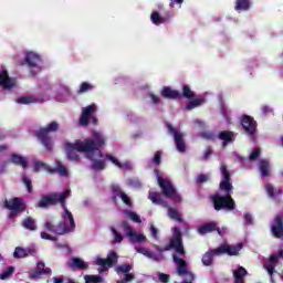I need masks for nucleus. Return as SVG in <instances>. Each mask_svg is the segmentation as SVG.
<instances>
[{"mask_svg":"<svg viewBox=\"0 0 283 283\" xmlns=\"http://www.w3.org/2000/svg\"><path fill=\"white\" fill-rule=\"evenodd\" d=\"M148 198L154 205H161V207H167V201L163 200V198H160V193L158 192H149Z\"/></svg>","mask_w":283,"mask_h":283,"instance_id":"35","label":"nucleus"},{"mask_svg":"<svg viewBox=\"0 0 283 283\" xmlns=\"http://www.w3.org/2000/svg\"><path fill=\"white\" fill-rule=\"evenodd\" d=\"M220 171L223 179L219 185L220 191H233V184H231V172H229L227 165H221Z\"/></svg>","mask_w":283,"mask_h":283,"instance_id":"11","label":"nucleus"},{"mask_svg":"<svg viewBox=\"0 0 283 283\" xmlns=\"http://www.w3.org/2000/svg\"><path fill=\"white\" fill-rule=\"evenodd\" d=\"M251 9V0H235L234 10L237 12H247Z\"/></svg>","mask_w":283,"mask_h":283,"instance_id":"29","label":"nucleus"},{"mask_svg":"<svg viewBox=\"0 0 283 283\" xmlns=\"http://www.w3.org/2000/svg\"><path fill=\"white\" fill-rule=\"evenodd\" d=\"M202 103H205V101L193 99L186 105V109H188V111L196 109V107H200V105H202Z\"/></svg>","mask_w":283,"mask_h":283,"instance_id":"44","label":"nucleus"},{"mask_svg":"<svg viewBox=\"0 0 283 283\" xmlns=\"http://www.w3.org/2000/svg\"><path fill=\"white\" fill-rule=\"evenodd\" d=\"M52 270L50 268H45V263L38 262L34 272L31 273V280H39L41 275H50Z\"/></svg>","mask_w":283,"mask_h":283,"instance_id":"19","label":"nucleus"},{"mask_svg":"<svg viewBox=\"0 0 283 283\" xmlns=\"http://www.w3.org/2000/svg\"><path fill=\"white\" fill-rule=\"evenodd\" d=\"M93 138H86L84 140L77 139L75 143L67 142L65 144V151L69 160L78 161L81 160V157L76 151L80 154H86V158H92V154L98 153V158H106V160H109L118 167V169H125V167H129V164H122L118 161V159L111 154H103L101 151V148L105 147L106 140L103 133L94 130L92 134Z\"/></svg>","mask_w":283,"mask_h":283,"instance_id":"1","label":"nucleus"},{"mask_svg":"<svg viewBox=\"0 0 283 283\" xmlns=\"http://www.w3.org/2000/svg\"><path fill=\"white\" fill-rule=\"evenodd\" d=\"M96 112V104H91L83 108L82 115L80 117V125L82 127H87L90 125V118H92V114Z\"/></svg>","mask_w":283,"mask_h":283,"instance_id":"16","label":"nucleus"},{"mask_svg":"<svg viewBox=\"0 0 283 283\" xmlns=\"http://www.w3.org/2000/svg\"><path fill=\"white\" fill-rule=\"evenodd\" d=\"M260 154H261L260 148H254L253 151L250 154L249 159L252 161L256 160L258 158H260Z\"/></svg>","mask_w":283,"mask_h":283,"instance_id":"54","label":"nucleus"},{"mask_svg":"<svg viewBox=\"0 0 283 283\" xmlns=\"http://www.w3.org/2000/svg\"><path fill=\"white\" fill-rule=\"evenodd\" d=\"M247 269L239 266L233 271L234 283H244V276L247 275Z\"/></svg>","mask_w":283,"mask_h":283,"instance_id":"31","label":"nucleus"},{"mask_svg":"<svg viewBox=\"0 0 283 283\" xmlns=\"http://www.w3.org/2000/svg\"><path fill=\"white\" fill-rule=\"evenodd\" d=\"M240 123L242 129L248 136H255V132H258V122H255L253 117L249 115H242Z\"/></svg>","mask_w":283,"mask_h":283,"instance_id":"10","label":"nucleus"},{"mask_svg":"<svg viewBox=\"0 0 283 283\" xmlns=\"http://www.w3.org/2000/svg\"><path fill=\"white\" fill-rule=\"evenodd\" d=\"M218 138L223 142V147H227L229 143H233V140H235V133L232 130H223L219 133Z\"/></svg>","mask_w":283,"mask_h":283,"instance_id":"24","label":"nucleus"},{"mask_svg":"<svg viewBox=\"0 0 283 283\" xmlns=\"http://www.w3.org/2000/svg\"><path fill=\"white\" fill-rule=\"evenodd\" d=\"M226 196L214 195L211 200L216 211H222L227 209L228 211H233L235 209V200L231 197V191H223Z\"/></svg>","mask_w":283,"mask_h":283,"instance_id":"4","label":"nucleus"},{"mask_svg":"<svg viewBox=\"0 0 283 283\" xmlns=\"http://www.w3.org/2000/svg\"><path fill=\"white\" fill-rule=\"evenodd\" d=\"M134 280H135L134 274L127 272L126 274H124V279L119 283L134 282Z\"/></svg>","mask_w":283,"mask_h":283,"instance_id":"56","label":"nucleus"},{"mask_svg":"<svg viewBox=\"0 0 283 283\" xmlns=\"http://www.w3.org/2000/svg\"><path fill=\"white\" fill-rule=\"evenodd\" d=\"M122 202H124V205H126V207H132V199L129 198V196H127V193H120L119 196Z\"/></svg>","mask_w":283,"mask_h":283,"instance_id":"53","label":"nucleus"},{"mask_svg":"<svg viewBox=\"0 0 283 283\" xmlns=\"http://www.w3.org/2000/svg\"><path fill=\"white\" fill-rule=\"evenodd\" d=\"M22 227L28 231H36V221L32 217H27L22 222Z\"/></svg>","mask_w":283,"mask_h":283,"instance_id":"34","label":"nucleus"},{"mask_svg":"<svg viewBox=\"0 0 283 283\" xmlns=\"http://www.w3.org/2000/svg\"><path fill=\"white\" fill-rule=\"evenodd\" d=\"M118 263V254L116 251L108 252L106 259L97 258L95 261V264L97 266H101L98 269V273H105V271H108V269H112L115 264Z\"/></svg>","mask_w":283,"mask_h":283,"instance_id":"6","label":"nucleus"},{"mask_svg":"<svg viewBox=\"0 0 283 283\" xmlns=\"http://www.w3.org/2000/svg\"><path fill=\"white\" fill-rule=\"evenodd\" d=\"M135 251H137L142 255H145V258H149V260H154L155 262H160V260H163V254L156 255V254H154V252L148 251L147 249H145L143 247H136Z\"/></svg>","mask_w":283,"mask_h":283,"instance_id":"27","label":"nucleus"},{"mask_svg":"<svg viewBox=\"0 0 283 283\" xmlns=\"http://www.w3.org/2000/svg\"><path fill=\"white\" fill-rule=\"evenodd\" d=\"M168 198H172L175 202H182V197H180V195L176 190H175V195Z\"/></svg>","mask_w":283,"mask_h":283,"instance_id":"63","label":"nucleus"},{"mask_svg":"<svg viewBox=\"0 0 283 283\" xmlns=\"http://www.w3.org/2000/svg\"><path fill=\"white\" fill-rule=\"evenodd\" d=\"M22 181L27 187L28 193H32V179L28 176H22Z\"/></svg>","mask_w":283,"mask_h":283,"instance_id":"51","label":"nucleus"},{"mask_svg":"<svg viewBox=\"0 0 283 283\" xmlns=\"http://www.w3.org/2000/svg\"><path fill=\"white\" fill-rule=\"evenodd\" d=\"M200 136L201 138H205V140H212V142L216 140V133L213 132H209V130L202 132Z\"/></svg>","mask_w":283,"mask_h":283,"instance_id":"50","label":"nucleus"},{"mask_svg":"<svg viewBox=\"0 0 283 283\" xmlns=\"http://www.w3.org/2000/svg\"><path fill=\"white\" fill-rule=\"evenodd\" d=\"M53 170H55L54 174H59L62 177H66L69 174L67 168L61 161H56V168H53Z\"/></svg>","mask_w":283,"mask_h":283,"instance_id":"40","label":"nucleus"},{"mask_svg":"<svg viewBox=\"0 0 283 283\" xmlns=\"http://www.w3.org/2000/svg\"><path fill=\"white\" fill-rule=\"evenodd\" d=\"M244 224H253V217L249 212L244 213Z\"/></svg>","mask_w":283,"mask_h":283,"instance_id":"59","label":"nucleus"},{"mask_svg":"<svg viewBox=\"0 0 283 283\" xmlns=\"http://www.w3.org/2000/svg\"><path fill=\"white\" fill-rule=\"evenodd\" d=\"M220 171L223 179L219 185L220 191H233V184H231V172H229L227 165H221Z\"/></svg>","mask_w":283,"mask_h":283,"instance_id":"12","label":"nucleus"},{"mask_svg":"<svg viewBox=\"0 0 283 283\" xmlns=\"http://www.w3.org/2000/svg\"><path fill=\"white\" fill-rule=\"evenodd\" d=\"M154 247H155L156 251H158V253H165V251H171V248H168V245L163 248L160 245L155 244Z\"/></svg>","mask_w":283,"mask_h":283,"instance_id":"61","label":"nucleus"},{"mask_svg":"<svg viewBox=\"0 0 283 283\" xmlns=\"http://www.w3.org/2000/svg\"><path fill=\"white\" fill-rule=\"evenodd\" d=\"M90 90H94V86L87 82H83L80 85V90L77 91V94H85V92H90Z\"/></svg>","mask_w":283,"mask_h":283,"instance_id":"46","label":"nucleus"},{"mask_svg":"<svg viewBox=\"0 0 283 283\" xmlns=\"http://www.w3.org/2000/svg\"><path fill=\"white\" fill-rule=\"evenodd\" d=\"M270 232L272 238L283 240V216L276 214L271 222Z\"/></svg>","mask_w":283,"mask_h":283,"instance_id":"9","label":"nucleus"},{"mask_svg":"<svg viewBox=\"0 0 283 283\" xmlns=\"http://www.w3.org/2000/svg\"><path fill=\"white\" fill-rule=\"evenodd\" d=\"M116 271H117V273H124V274L129 273V271H132V265L128 263L118 265L116 268Z\"/></svg>","mask_w":283,"mask_h":283,"instance_id":"48","label":"nucleus"},{"mask_svg":"<svg viewBox=\"0 0 283 283\" xmlns=\"http://www.w3.org/2000/svg\"><path fill=\"white\" fill-rule=\"evenodd\" d=\"M56 132H59L57 122H51L45 127H41L35 132V137L48 151H52V136L50 134H54Z\"/></svg>","mask_w":283,"mask_h":283,"instance_id":"3","label":"nucleus"},{"mask_svg":"<svg viewBox=\"0 0 283 283\" xmlns=\"http://www.w3.org/2000/svg\"><path fill=\"white\" fill-rule=\"evenodd\" d=\"M161 96L164 98H168L169 101H176L178 98H182V94L176 90H172L171 87L169 86H165L163 90H161Z\"/></svg>","mask_w":283,"mask_h":283,"instance_id":"22","label":"nucleus"},{"mask_svg":"<svg viewBox=\"0 0 283 283\" xmlns=\"http://www.w3.org/2000/svg\"><path fill=\"white\" fill-rule=\"evenodd\" d=\"M94 154L95 153H91V158H88V160L92 161L91 169H93V171H103L107 165L105 164V160L95 159Z\"/></svg>","mask_w":283,"mask_h":283,"instance_id":"26","label":"nucleus"},{"mask_svg":"<svg viewBox=\"0 0 283 283\" xmlns=\"http://www.w3.org/2000/svg\"><path fill=\"white\" fill-rule=\"evenodd\" d=\"M265 191L270 198H275V196L282 195V189H275L271 184L265 185Z\"/></svg>","mask_w":283,"mask_h":283,"instance_id":"37","label":"nucleus"},{"mask_svg":"<svg viewBox=\"0 0 283 283\" xmlns=\"http://www.w3.org/2000/svg\"><path fill=\"white\" fill-rule=\"evenodd\" d=\"M168 218H170V220H176L177 222H182V216L175 208H168Z\"/></svg>","mask_w":283,"mask_h":283,"instance_id":"38","label":"nucleus"},{"mask_svg":"<svg viewBox=\"0 0 283 283\" xmlns=\"http://www.w3.org/2000/svg\"><path fill=\"white\" fill-rule=\"evenodd\" d=\"M20 105H30V103H36V98L33 96H22L17 99Z\"/></svg>","mask_w":283,"mask_h":283,"instance_id":"41","label":"nucleus"},{"mask_svg":"<svg viewBox=\"0 0 283 283\" xmlns=\"http://www.w3.org/2000/svg\"><path fill=\"white\" fill-rule=\"evenodd\" d=\"M271 165L269 164V160L261 159L259 164V169L263 178H266L270 176V169Z\"/></svg>","mask_w":283,"mask_h":283,"instance_id":"33","label":"nucleus"},{"mask_svg":"<svg viewBox=\"0 0 283 283\" xmlns=\"http://www.w3.org/2000/svg\"><path fill=\"white\" fill-rule=\"evenodd\" d=\"M11 163H13V165H19L23 169H28V160H25V157L19 154L11 155Z\"/></svg>","mask_w":283,"mask_h":283,"instance_id":"32","label":"nucleus"},{"mask_svg":"<svg viewBox=\"0 0 283 283\" xmlns=\"http://www.w3.org/2000/svg\"><path fill=\"white\" fill-rule=\"evenodd\" d=\"M242 243H238L235 245H231V244H221L219 245L217 249H213V253H216L217 255H240V251H242Z\"/></svg>","mask_w":283,"mask_h":283,"instance_id":"8","label":"nucleus"},{"mask_svg":"<svg viewBox=\"0 0 283 283\" xmlns=\"http://www.w3.org/2000/svg\"><path fill=\"white\" fill-rule=\"evenodd\" d=\"M150 234H151V238H154L155 240L158 238V228L154 227V224L150 226Z\"/></svg>","mask_w":283,"mask_h":283,"instance_id":"60","label":"nucleus"},{"mask_svg":"<svg viewBox=\"0 0 283 283\" xmlns=\"http://www.w3.org/2000/svg\"><path fill=\"white\" fill-rule=\"evenodd\" d=\"M202 103H205V101L193 99L186 105V109H188V111L196 109V107H200V105H202Z\"/></svg>","mask_w":283,"mask_h":283,"instance_id":"45","label":"nucleus"},{"mask_svg":"<svg viewBox=\"0 0 283 283\" xmlns=\"http://www.w3.org/2000/svg\"><path fill=\"white\" fill-rule=\"evenodd\" d=\"M157 180L165 198H171V196H175L176 188H174L171 181L164 179L163 177H158Z\"/></svg>","mask_w":283,"mask_h":283,"instance_id":"15","label":"nucleus"},{"mask_svg":"<svg viewBox=\"0 0 283 283\" xmlns=\"http://www.w3.org/2000/svg\"><path fill=\"white\" fill-rule=\"evenodd\" d=\"M72 191L64 190L63 192H53L51 195H44L40 198L38 207L40 209H49V207H56L61 205L63 209L62 219L56 226L52 222L46 221L44 227L50 231V233H55V235H65L72 233L76 229V222L74 221V214L67 209L65 200L70 198Z\"/></svg>","mask_w":283,"mask_h":283,"instance_id":"2","label":"nucleus"},{"mask_svg":"<svg viewBox=\"0 0 283 283\" xmlns=\"http://www.w3.org/2000/svg\"><path fill=\"white\" fill-rule=\"evenodd\" d=\"M111 231L113 235H115V242H118V243L123 242V234H120V232H118L114 228H111Z\"/></svg>","mask_w":283,"mask_h":283,"instance_id":"55","label":"nucleus"},{"mask_svg":"<svg viewBox=\"0 0 283 283\" xmlns=\"http://www.w3.org/2000/svg\"><path fill=\"white\" fill-rule=\"evenodd\" d=\"M159 281L163 283H169V274L159 273Z\"/></svg>","mask_w":283,"mask_h":283,"instance_id":"62","label":"nucleus"},{"mask_svg":"<svg viewBox=\"0 0 283 283\" xmlns=\"http://www.w3.org/2000/svg\"><path fill=\"white\" fill-rule=\"evenodd\" d=\"M15 85L17 81L14 78H10L8 71H0V86L3 87V90H12Z\"/></svg>","mask_w":283,"mask_h":283,"instance_id":"17","label":"nucleus"},{"mask_svg":"<svg viewBox=\"0 0 283 283\" xmlns=\"http://www.w3.org/2000/svg\"><path fill=\"white\" fill-rule=\"evenodd\" d=\"M24 61L29 67H36V65L41 63V55L34 52H29L27 53Z\"/></svg>","mask_w":283,"mask_h":283,"instance_id":"25","label":"nucleus"},{"mask_svg":"<svg viewBox=\"0 0 283 283\" xmlns=\"http://www.w3.org/2000/svg\"><path fill=\"white\" fill-rule=\"evenodd\" d=\"M14 273V266H9L7 271L2 272L0 275V280H8L10 275Z\"/></svg>","mask_w":283,"mask_h":283,"instance_id":"52","label":"nucleus"},{"mask_svg":"<svg viewBox=\"0 0 283 283\" xmlns=\"http://www.w3.org/2000/svg\"><path fill=\"white\" fill-rule=\"evenodd\" d=\"M163 163V151L157 150L153 158V164L159 167V165Z\"/></svg>","mask_w":283,"mask_h":283,"instance_id":"49","label":"nucleus"},{"mask_svg":"<svg viewBox=\"0 0 283 283\" xmlns=\"http://www.w3.org/2000/svg\"><path fill=\"white\" fill-rule=\"evenodd\" d=\"M85 283H103V276L101 275H85Z\"/></svg>","mask_w":283,"mask_h":283,"instance_id":"43","label":"nucleus"},{"mask_svg":"<svg viewBox=\"0 0 283 283\" xmlns=\"http://www.w3.org/2000/svg\"><path fill=\"white\" fill-rule=\"evenodd\" d=\"M122 228L126 232V235L127 238H129L130 242L136 243L147 241V237H145V234L134 232V229L132 228V226H129V222L122 221Z\"/></svg>","mask_w":283,"mask_h":283,"instance_id":"13","label":"nucleus"},{"mask_svg":"<svg viewBox=\"0 0 283 283\" xmlns=\"http://www.w3.org/2000/svg\"><path fill=\"white\" fill-rule=\"evenodd\" d=\"M181 244H182V233H180V230H176L174 237L170 239V242L167 249H174L176 247H180Z\"/></svg>","mask_w":283,"mask_h":283,"instance_id":"30","label":"nucleus"},{"mask_svg":"<svg viewBox=\"0 0 283 283\" xmlns=\"http://www.w3.org/2000/svg\"><path fill=\"white\" fill-rule=\"evenodd\" d=\"M216 229H218V222L211 221L199 226L197 231L199 235H207V233H213Z\"/></svg>","mask_w":283,"mask_h":283,"instance_id":"23","label":"nucleus"},{"mask_svg":"<svg viewBox=\"0 0 283 283\" xmlns=\"http://www.w3.org/2000/svg\"><path fill=\"white\" fill-rule=\"evenodd\" d=\"M4 207L6 209H9L11 211L9 213V218H12L17 216L18 213H24L25 209H28V206H25V202H23V199L15 197L12 198L11 200H6L4 201Z\"/></svg>","mask_w":283,"mask_h":283,"instance_id":"7","label":"nucleus"},{"mask_svg":"<svg viewBox=\"0 0 283 283\" xmlns=\"http://www.w3.org/2000/svg\"><path fill=\"white\" fill-rule=\"evenodd\" d=\"M280 262V256L277 254L270 255L269 260L263 263V268L268 271L269 275L275 273V266Z\"/></svg>","mask_w":283,"mask_h":283,"instance_id":"18","label":"nucleus"},{"mask_svg":"<svg viewBox=\"0 0 283 283\" xmlns=\"http://www.w3.org/2000/svg\"><path fill=\"white\" fill-rule=\"evenodd\" d=\"M181 96H184V98H187L188 101H191L192 98H196V93L191 91V87H189V85H184Z\"/></svg>","mask_w":283,"mask_h":283,"instance_id":"39","label":"nucleus"},{"mask_svg":"<svg viewBox=\"0 0 283 283\" xmlns=\"http://www.w3.org/2000/svg\"><path fill=\"white\" fill-rule=\"evenodd\" d=\"M41 169H44V171H46V174H54V168H52L50 165L43 163V161H35L33 165V171L35 174H39V171H41Z\"/></svg>","mask_w":283,"mask_h":283,"instance_id":"28","label":"nucleus"},{"mask_svg":"<svg viewBox=\"0 0 283 283\" xmlns=\"http://www.w3.org/2000/svg\"><path fill=\"white\" fill-rule=\"evenodd\" d=\"M112 191L115 196H118V198H120V193H125L123 192V190H120V186H112Z\"/></svg>","mask_w":283,"mask_h":283,"instance_id":"57","label":"nucleus"},{"mask_svg":"<svg viewBox=\"0 0 283 283\" xmlns=\"http://www.w3.org/2000/svg\"><path fill=\"white\" fill-rule=\"evenodd\" d=\"M167 128L169 130V134H172L175 138V145L177 147V150L180 154H185L187 151V145L185 144V139L182 138V133L178 132L171 124H167Z\"/></svg>","mask_w":283,"mask_h":283,"instance_id":"14","label":"nucleus"},{"mask_svg":"<svg viewBox=\"0 0 283 283\" xmlns=\"http://www.w3.org/2000/svg\"><path fill=\"white\" fill-rule=\"evenodd\" d=\"M172 260L175 264L177 265V273L178 275H185L184 283H193V280H196V276L192 272L187 271V261L179 258L178 255L174 254Z\"/></svg>","mask_w":283,"mask_h":283,"instance_id":"5","label":"nucleus"},{"mask_svg":"<svg viewBox=\"0 0 283 283\" xmlns=\"http://www.w3.org/2000/svg\"><path fill=\"white\" fill-rule=\"evenodd\" d=\"M207 180H209V176L207 175L201 174L197 177L198 185H202V182H207Z\"/></svg>","mask_w":283,"mask_h":283,"instance_id":"58","label":"nucleus"},{"mask_svg":"<svg viewBox=\"0 0 283 283\" xmlns=\"http://www.w3.org/2000/svg\"><path fill=\"white\" fill-rule=\"evenodd\" d=\"M69 266L72 271H86V269H90V264L81 258H73L69 263Z\"/></svg>","mask_w":283,"mask_h":283,"instance_id":"21","label":"nucleus"},{"mask_svg":"<svg viewBox=\"0 0 283 283\" xmlns=\"http://www.w3.org/2000/svg\"><path fill=\"white\" fill-rule=\"evenodd\" d=\"M172 249H175V251H176L177 253H179V255H185V248H184L182 244H181V245H176V247L172 248Z\"/></svg>","mask_w":283,"mask_h":283,"instance_id":"64","label":"nucleus"},{"mask_svg":"<svg viewBox=\"0 0 283 283\" xmlns=\"http://www.w3.org/2000/svg\"><path fill=\"white\" fill-rule=\"evenodd\" d=\"M124 213L128 216V218H130V220H133V222H136L137 224H140V222H143V220H140V216H138L136 212L132 210H124Z\"/></svg>","mask_w":283,"mask_h":283,"instance_id":"42","label":"nucleus"},{"mask_svg":"<svg viewBox=\"0 0 283 283\" xmlns=\"http://www.w3.org/2000/svg\"><path fill=\"white\" fill-rule=\"evenodd\" d=\"M171 19V13H166L165 15H160L158 11H153L150 14V21L154 25H163V23H167Z\"/></svg>","mask_w":283,"mask_h":283,"instance_id":"20","label":"nucleus"},{"mask_svg":"<svg viewBox=\"0 0 283 283\" xmlns=\"http://www.w3.org/2000/svg\"><path fill=\"white\" fill-rule=\"evenodd\" d=\"M213 255H218L213 252V249L206 252L202 256V264H205V266H211V264H213Z\"/></svg>","mask_w":283,"mask_h":283,"instance_id":"36","label":"nucleus"},{"mask_svg":"<svg viewBox=\"0 0 283 283\" xmlns=\"http://www.w3.org/2000/svg\"><path fill=\"white\" fill-rule=\"evenodd\" d=\"M14 258H28V251L21 247L15 248L13 252Z\"/></svg>","mask_w":283,"mask_h":283,"instance_id":"47","label":"nucleus"}]
</instances>
